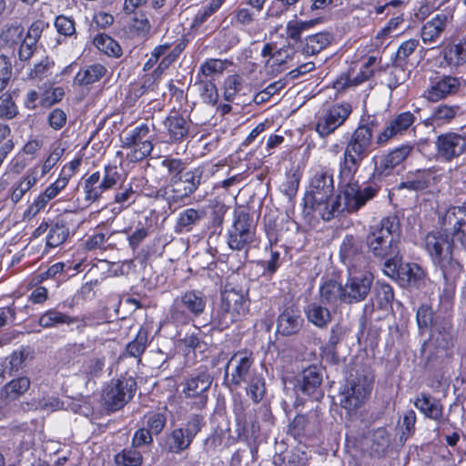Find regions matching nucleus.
<instances>
[{
    "instance_id": "8fccbe9b",
    "label": "nucleus",
    "mask_w": 466,
    "mask_h": 466,
    "mask_svg": "<svg viewBox=\"0 0 466 466\" xmlns=\"http://www.w3.org/2000/svg\"><path fill=\"white\" fill-rule=\"evenodd\" d=\"M114 461L117 466H141L143 463V455L131 447L125 448L114 456Z\"/></svg>"
},
{
    "instance_id": "aec40b11",
    "label": "nucleus",
    "mask_w": 466,
    "mask_h": 466,
    "mask_svg": "<svg viewBox=\"0 0 466 466\" xmlns=\"http://www.w3.org/2000/svg\"><path fill=\"white\" fill-rule=\"evenodd\" d=\"M253 363L252 353L239 351L234 354L227 366V379L228 382L238 386L246 380Z\"/></svg>"
},
{
    "instance_id": "0e129e2a",
    "label": "nucleus",
    "mask_w": 466,
    "mask_h": 466,
    "mask_svg": "<svg viewBox=\"0 0 466 466\" xmlns=\"http://www.w3.org/2000/svg\"><path fill=\"white\" fill-rule=\"evenodd\" d=\"M49 127L55 131L61 130L67 122L66 113L59 107L52 109L46 118Z\"/></svg>"
},
{
    "instance_id": "774afa93",
    "label": "nucleus",
    "mask_w": 466,
    "mask_h": 466,
    "mask_svg": "<svg viewBox=\"0 0 466 466\" xmlns=\"http://www.w3.org/2000/svg\"><path fill=\"white\" fill-rule=\"evenodd\" d=\"M265 392L264 380L260 376L252 377L248 388V394L255 402H258Z\"/></svg>"
},
{
    "instance_id": "2f4dec72",
    "label": "nucleus",
    "mask_w": 466,
    "mask_h": 466,
    "mask_svg": "<svg viewBox=\"0 0 466 466\" xmlns=\"http://www.w3.org/2000/svg\"><path fill=\"white\" fill-rule=\"evenodd\" d=\"M434 180V172L431 169H418L407 175L400 188L420 191L427 188Z\"/></svg>"
},
{
    "instance_id": "4c0bfd02",
    "label": "nucleus",
    "mask_w": 466,
    "mask_h": 466,
    "mask_svg": "<svg viewBox=\"0 0 466 466\" xmlns=\"http://www.w3.org/2000/svg\"><path fill=\"white\" fill-rule=\"evenodd\" d=\"M414 406L431 420L440 421L442 419L443 408L441 404L428 394L419 395L414 401Z\"/></svg>"
},
{
    "instance_id": "a19ab883",
    "label": "nucleus",
    "mask_w": 466,
    "mask_h": 466,
    "mask_svg": "<svg viewBox=\"0 0 466 466\" xmlns=\"http://www.w3.org/2000/svg\"><path fill=\"white\" fill-rule=\"evenodd\" d=\"M433 264L441 269L443 281L457 282L462 272V266L453 258L452 252L448 256L442 257L441 259L436 260V262Z\"/></svg>"
},
{
    "instance_id": "79ce46f5",
    "label": "nucleus",
    "mask_w": 466,
    "mask_h": 466,
    "mask_svg": "<svg viewBox=\"0 0 466 466\" xmlns=\"http://www.w3.org/2000/svg\"><path fill=\"white\" fill-rule=\"evenodd\" d=\"M305 314L308 320L318 328H324L331 321L329 309L316 302L306 308Z\"/></svg>"
},
{
    "instance_id": "c9c22d12",
    "label": "nucleus",
    "mask_w": 466,
    "mask_h": 466,
    "mask_svg": "<svg viewBox=\"0 0 466 466\" xmlns=\"http://www.w3.org/2000/svg\"><path fill=\"white\" fill-rule=\"evenodd\" d=\"M149 329L147 327L141 326L135 338L129 341L126 346V354L128 357H133L141 361L142 355L150 345Z\"/></svg>"
},
{
    "instance_id": "58836bf2",
    "label": "nucleus",
    "mask_w": 466,
    "mask_h": 466,
    "mask_svg": "<svg viewBox=\"0 0 466 466\" xmlns=\"http://www.w3.org/2000/svg\"><path fill=\"white\" fill-rule=\"evenodd\" d=\"M96 48L108 57L119 58L123 50L119 43L106 33L96 34L92 41Z\"/></svg>"
},
{
    "instance_id": "f03ea898",
    "label": "nucleus",
    "mask_w": 466,
    "mask_h": 466,
    "mask_svg": "<svg viewBox=\"0 0 466 466\" xmlns=\"http://www.w3.org/2000/svg\"><path fill=\"white\" fill-rule=\"evenodd\" d=\"M162 166L167 169L169 177L168 184L162 187V198L170 208L188 205L192 194L200 185L202 170H187L186 163L179 158H165Z\"/></svg>"
},
{
    "instance_id": "37998d69",
    "label": "nucleus",
    "mask_w": 466,
    "mask_h": 466,
    "mask_svg": "<svg viewBox=\"0 0 466 466\" xmlns=\"http://www.w3.org/2000/svg\"><path fill=\"white\" fill-rule=\"evenodd\" d=\"M331 41V35L326 32H320L307 36L304 39L302 53L308 56L319 53L326 48Z\"/></svg>"
},
{
    "instance_id": "4468645a",
    "label": "nucleus",
    "mask_w": 466,
    "mask_h": 466,
    "mask_svg": "<svg viewBox=\"0 0 466 466\" xmlns=\"http://www.w3.org/2000/svg\"><path fill=\"white\" fill-rule=\"evenodd\" d=\"M373 275L367 270H357L354 267L349 268V276L344 287V303L362 301L370 293Z\"/></svg>"
},
{
    "instance_id": "49530a36",
    "label": "nucleus",
    "mask_w": 466,
    "mask_h": 466,
    "mask_svg": "<svg viewBox=\"0 0 466 466\" xmlns=\"http://www.w3.org/2000/svg\"><path fill=\"white\" fill-rule=\"evenodd\" d=\"M30 384L27 377H18L7 382L3 388V392L7 399L15 400L29 390Z\"/></svg>"
},
{
    "instance_id": "412c9836",
    "label": "nucleus",
    "mask_w": 466,
    "mask_h": 466,
    "mask_svg": "<svg viewBox=\"0 0 466 466\" xmlns=\"http://www.w3.org/2000/svg\"><path fill=\"white\" fill-rule=\"evenodd\" d=\"M182 394L187 403L198 409L204 407V371L190 374L181 383Z\"/></svg>"
},
{
    "instance_id": "f257e3e1",
    "label": "nucleus",
    "mask_w": 466,
    "mask_h": 466,
    "mask_svg": "<svg viewBox=\"0 0 466 466\" xmlns=\"http://www.w3.org/2000/svg\"><path fill=\"white\" fill-rule=\"evenodd\" d=\"M441 230L426 235L424 246L432 262L451 253L452 242L466 247V208L451 207L441 218Z\"/></svg>"
},
{
    "instance_id": "3c124183",
    "label": "nucleus",
    "mask_w": 466,
    "mask_h": 466,
    "mask_svg": "<svg viewBox=\"0 0 466 466\" xmlns=\"http://www.w3.org/2000/svg\"><path fill=\"white\" fill-rule=\"evenodd\" d=\"M423 277V269L415 263H405L399 266L398 279L403 283L415 284Z\"/></svg>"
},
{
    "instance_id": "ea45409f",
    "label": "nucleus",
    "mask_w": 466,
    "mask_h": 466,
    "mask_svg": "<svg viewBox=\"0 0 466 466\" xmlns=\"http://www.w3.org/2000/svg\"><path fill=\"white\" fill-rule=\"evenodd\" d=\"M60 194L59 190L53 183L48 185L44 191L40 192L34 201L28 206L25 216L33 218L41 210L45 209L47 204Z\"/></svg>"
},
{
    "instance_id": "de8ad7c7",
    "label": "nucleus",
    "mask_w": 466,
    "mask_h": 466,
    "mask_svg": "<svg viewBox=\"0 0 466 466\" xmlns=\"http://www.w3.org/2000/svg\"><path fill=\"white\" fill-rule=\"evenodd\" d=\"M74 322L73 318L56 310V309H50L43 313L38 319V324L43 328H52L61 324H72Z\"/></svg>"
},
{
    "instance_id": "052dcab7",
    "label": "nucleus",
    "mask_w": 466,
    "mask_h": 466,
    "mask_svg": "<svg viewBox=\"0 0 466 466\" xmlns=\"http://www.w3.org/2000/svg\"><path fill=\"white\" fill-rule=\"evenodd\" d=\"M64 148L57 146L52 148L50 152L46 157H44L41 165L40 177H45L57 165L64 154Z\"/></svg>"
},
{
    "instance_id": "e2e57ef3",
    "label": "nucleus",
    "mask_w": 466,
    "mask_h": 466,
    "mask_svg": "<svg viewBox=\"0 0 466 466\" xmlns=\"http://www.w3.org/2000/svg\"><path fill=\"white\" fill-rule=\"evenodd\" d=\"M200 219V215L195 208H187L182 211L177 221V226L180 229H186L187 231L191 229V227Z\"/></svg>"
},
{
    "instance_id": "f704fd0d",
    "label": "nucleus",
    "mask_w": 466,
    "mask_h": 466,
    "mask_svg": "<svg viewBox=\"0 0 466 466\" xmlns=\"http://www.w3.org/2000/svg\"><path fill=\"white\" fill-rule=\"evenodd\" d=\"M322 380V376L316 366L305 369L297 380L296 387L304 394L310 395L316 391Z\"/></svg>"
},
{
    "instance_id": "473e14b6",
    "label": "nucleus",
    "mask_w": 466,
    "mask_h": 466,
    "mask_svg": "<svg viewBox=\"0 0 466 466\" xmlns=\"http://www.w3.org/2000/svg\"><path fill=\"white\" fill-rule=\"evenodd\" d=\"M344 287L337 280L325 279L319 286V298L322 303L336 305L344 302Z\"/></svg>"
},
{
    "instance_id": "423d86ee",
    "label": "nucleus",
    "mask_w": 466,
    "mask_h": 466,
    "mask_svg": "<svg viewBox=\"0 0 466 466\" xmlns=\"http://www.w3.org/2000/svg\"><path fill=\"white\" fill-rule=\"evenodd\" d=\"M121 180V174L116 163H107L103 167V174L95 171L82 177V188L86 206L99 202L103 194L114 189Z\"/></svg>"
},
{
    "instance_id": "7c9ffc66",
    "label": "nucleus",
    "mask_w": 466,
    "mask_h": 466,
    "mask_svg": "<svg viewBox=\"0 0 466 466\" xmlns=\"http://www.w3.org/2000/svg\"><path fill=\"white\" fill-rule=\"evenodd\" d=\"M156 88L157 86L153 84V80H150V77H147L144 75L140 81L132 82L128 85L123 99L124 106L127 107L134 106L139 98L149 91H154Z\"/></svg>"
},
{
    "instance_id": "69168bd1",
    "label": "nucleus",
    "mask_w": 466,
    "mask_h": 466,
    "mask_svg": "<svg viewBox=\"0 0 466 466\" xmlns=\"http://www.w3.org/2000/svg\"><path fill=\"white\" fill-rule=\"evenodd\" d=\"M44 146L43 139L38 137H30L27 142L22 147L20 152L29 157V160H34L37 157L39 151Z\"/></svg>"
},
{
    "instance_id": "dca6fc26",
    "label": "nucleus",
    "mask_w": 466,
    "mask_h": 466,
    "mask_svg": "<svg viewBox=\"0 0 466 466\" xmlns=\"http://www.w3.org/2000/svg\"><path fill=\"white\" fill-rule=\"evenodd\" d=\"M247 296L239 289H226L221 295V310L223 311L221 328L228 327L238 317L248 311Z\"/></svg>"
},
{
    "instance_id": "4be33fe9",
    "label": "nucleus",
    "mask_w": 466,
    "mask_h": 466,
    "mask_svg": "<svg viewBox=\"0 0 466 466\" xmlns=\"http://www.w3.org/2000/svg\"><path fill=\"white\" fill-rule=\"evenodd\" d=\"M38 165L28 168L25 173L11 185L8 183V193L10 201L16 205L22 200L26 192H28L39 180Z\"/></svg>"
},
{
    "instance_id": "a211bd4d",
    "label": "nucleus",
    "mask_w": 466,
    "mask_h": 466,
    "mask_svg": "<svg viewBox=\"0 0 466 466\" xmlns=\"http://www.w3.org/2000/svg\"><path fill=\"white\" fill-rule=\"evenodd\" d=\"M461 87V79L451 76H440L430 79V85L423 93L428 101L437 102L456 94Z\"/></svg>"
},
{
    "instance_id": "4d7b16f0",
    "label": "nucleus",
    "mask_w": 466,
    "mask_h": 466,
    "mask_svg": "<svg viewBox=\"0 0 466 466\" xmlns=\"http://www.w3.org/2000/svg\"><path fill=\"white\" fill-rule=\"evenodd\" d=\"M18 107L9 93L0 96V118L11 120L18 115Z\"/></svg>"
},
{
    "instance_id": "09e8293b",
    "label": "nucleus",
    "mask_w": 466,
    "mask_h": 466,
    "mask_svg": "<svg viewBox=\"0 0 466 466\" xmlns=\"http://www.w3.org/2000/svg\"><path fill=\"white\" fill-rule=\"evenodd\" d=\"M144 426L155 436L159 435L166 424L167 414L165 411L149 410L144 415Z\"/></svg>"
},
{
    "instance_id": "5701e85b",
    "label": "nucleus",
    "mask_w": 466,
    "mask_h": 466,
    "mask_svg": "<svg viewBox=\"0 0 466 466\" xmlns=\"http://www.w3.org/2000/svg\"><path fill=\"white\" fill-rule=\"evenodd\" d=\"M187 44L188 40L183 35L170 51L168 50L161 56L162 58L157 67L150 74H145V76L150 77V80H153V84L157 86L163 74L179 58Z\"/></svg>"
},
{
    "instance_id": "2eb2a0df",
    "label": "nucleus",
    "mask_w": 466,
    "mask_h": 466,
    "mask_svg": "<svg viewBox=\"0 0 466 466\" xmlns=\"http://www.w3.org/2000/svg\"><path fill=\"white\" fill-rule=\"evenodd\" d=\"M378 59L374 56L363 57L360 61L354 63L347 75L341 76L334 82V88L342 90L348 86H357L370 79L378 67Z\"/></svg>"
},
{
    "instance_id": "338daca9",
    "label": "nucleus",
    "mask_w": 466,
    "mask_h": 466,
    "mask_svg": "<svg viewBox=\"0 0 466 466\" xmlns=\"http://www.w3.org/2000/svg\"><path fill=\"white\" fill-rule=\"evenodd\" d=\"M135 194L136 190L129 185L128 187L115 193L114 202L119 204L122 208H127L136 202Z\"/></svg>"
},
{
    "instance_id": "a878e982",
    "label": "nucleus",
    "mask_w": 466,
    "mask_h": 466,
    "mask_svg": "<svg viewBox=\"0 0 466 466\" xmlns=\"http://www.w3.org/2000/svg\"><path fill=\"white\" fill-rule=\"evenodd\" d=\"M411 147L402 146L384 155L375 162V171L380 176H388L391 170L401 164L410 154Z\"/></svg>"
},
{
    "instance_id": "39448f33",
    "label": "nucleus",
    "mask_w": 466,
    "mask_h": 466,
    "mask_svg": "<svg viewBox=\"0 0 466 466\" xmlns=\"http://www.w3.org/2000/svg\"><path fill=\"white\" fill-rule=\"evenodd\" d=\"M372 146V130L370 127L360 126L352 133L340 162L341 174L345 179L355 176L360 162L367 157Z\"/></svg>"
},
{
    "instance_id": "bf43d9fd",
    "label": "nucleus",
    "mask_w": 466,
    "mask_h": 466,
    "mask_svg": "<svg viewBox=\"0 0 466 466\" xmlns=\"http://www.w3.org/2000/svg\"><path fill=\"white\" fill-rule=\"evenodd\" d=\"M65 96V90L61 86L51 87L45 90L41 95L39 106L45 108H50L59 103Z\"/></svg>"
},
{
    "instance_id": "864d4df0",
    "label": "nucleus",
    "mask_w": 466,
    "mask_h": 466,
    "mask_svg": "<svg viewBox=\"0 0 466 466\" xmlns=\"http://www.w3.org/2000/svg\"><path fill=\"white\" fill-rule=\"evenodd\" d=\"M70 266L65 262H56L51 265L44 274H36L28 279V286L33 287L38 285L45 279H55L62 273H67Z\"/></svg>"
},
{
    "instance_id": "e433bc0d",
    "label": "nucleus",
    "mask_w": 466,
    "mask_h": 466,
    "mask_svg": "<svg viewBox=\"0 0 466 466\" xmlns=\"http://www.w3.org/2000/svg\"><path fill=\"white\" fill-rule=\"evenodd\" d=\"M301 326V319L298 310L287 308L278 319V332L289 336L298 332Z\"/></svg>"
},
{
    "instance_id": "c756f323",
    "label": "nucleus",
    "mask_w": 466,
    "mask_h": 466,
    "mask_svg": "<svg viewBox=\"0 0 466 466\" xmlns=\"http://www.w3.org/2000/svg\"><path fill=\"white\" fill-rule=\"evenodd\" d=\"M188 427L184 430L177 428L172 431L168 439V451L174 453H179L180 451L187 449L192 441V439L200 431V428L197 424L192 425V429Z\"/></svg>"
},
{
    "instance_id": "6e6552de",
    "label": "nucleus",
    "mask_w": 466,
    "mask_h": 466,
    "mask_svg": "<svg viewBox=\"0 0 466 466\" xmlns=\"http://www.w3.org/2000/svg\"><path fill=\"white\" fill-rule=\"evenodd\" d=\"M137 390L136 379L127 371L121 373L103 389L102 399L105 407L110 411L121 410L134 398Z\"/></svg>"
},
{
    "instance_id": "c03bdc74",
    "label": "nucleus",
    "mask_w": 466,
    "mask_h": 466,
    "mask_svg": "<svg viewBox=\"0 0 466 466\" xmlns=\"http://www.w3.org/2000/svg\"><path fill=\"white\" fill-rule=\"evenodd\" d=\"M292 54L293 51L289 46L275 50V46L269 43L266 44L261 50V56L263 57L268 56L269 59L267 63L271 61V66H281L287 63L291 59Z\"/></svg>"
},
{
    "instance_id": "bb28decb",
    "label": "nucleus",
    "mask_w": 466,
    "mask_h": 466,
    "mask_svg": "<svg viewBox=\"0 0 466 466\" xmlns=\"http://www.w3.org/2000/svg\"><path fill=\"white\" fill-rule=\"evenodd\" d=\"M414 121V115L409 111L399 114L395 118L389 122L383 131L378 136V143H385L391 137L402 134L412 126Z\"/></svg>"
},
{
    "instance_id": "1a4fd4ad",
    "label": "nucleus",
    "mask_w": 466,
    "mask_h": 466,
    "mask_svg": "<svg viewBox=\"0 0 466 466\" xmlns=\"http://www.w3.org/2000/svg\"><path fill=\"white\" fill-rule=\"evenodd\" d=\"M333 192V177L328 172L317 173L310 181V189L307 197V203H309L311 208L317 212L324 220H329L332 218L330 212V202L335 197Z\"/></svg>"
},
{
    "instance_id": "7ed1b4c3",
    "label": "nucleus",
    "mask_w": 466,
    "mask_h": 466,
    "mask_svg": "<svg viewBox=\"0 0 466 466\" xmlns=\"http://www.w3.org/2000/svg\"><path fill=\"white\" fill-rule=\"evenodd\" d=\"M354 176L345 179L339 167V179L341 185V190L335 196L330 202V212L332 218L343 211L355 212L366 205L378 193L379 188L376 186L369 185L360 187L357 181L353 180Z\"/></svg>"
},
{
    "instance_id": "a18cd8bd",
    "label": "nucleus",
    "mask_w": 466,
    "mask_h": 466,
    "mask_svg": "<svg viewBox=\"0 0 466 466\" xmlns=\"http://www.w3.org/2000/svg\"><path fill=\"white\" fill-rule=\"evenodd\" d=\"M129 33L134 37L147 39L150 34L151 25L146 13H135L128 25Z\"/></svg>"
},
{
    "instance_id": "6e6d98bb",
    "label": "nucleus",
    "mask_w": 466,
    "mask_h": 466,
    "mask_svg": "<svg viewBox=\"0 0 466 466\" xmlns=\"http://www.w3.org/2000/svg\"><path fill=\"white\" fill-rule=\"evenodd\" d=\"M54 66V60L49 56H45L29 70L27 78L41 81L51 75V69Z\"/></svg>"
},
{
    "instance_id": "c85d7f7f",
    "label": "nucleus",
    "mask_w": 466,
    "mask_h": 466,
    "mask_svg": "<svg viewBox=\"0 0 466 466\" xmlns=\"http://www.w3.org/2000/svg\"><path fill=\"white\" fill-rule=\"evenodd\" d=\"M451 17V15L449 13H440L426 22L421 28V39L423 43H434L445 30Z\"/></svg>"
},
{
    "instance_id": "f3484780",
    "label": "nucleus",
    "mask_w": 466,
    "mask_h": 466,
    "mask_svg": "<svg viewBox=\"0 0 466 466\" xmlns=\"http://www.w3.org/2000/svg\"><path fill=\"white\" fill-rule=\"evenodd\" d=\"M255 226L246 213H239L228 232V243L231 249L241 250L253 241Z\"/></svg>"
},
{
    "instance_id": "9d476101",
    "label": "nucleus",
    "mask_w": 466,
    "mask_h": 466,
    "mask_svg": "<svg viewBox=\"0 0 466 466\" xmlns=\"http://www.w3.org/2000/svg\"><path fill=\"white\" fill-rule=\"evenodd\" d=\"M352 113L350 103L341 102L321 108L316 115L315 130L326 137L341 127Z\"/></svg>"
},
{
    "instance_id": "680f3d73",
    "label": "nucleus",
    "mask_w": 466,
    "mask_h": 466,
    "mask_svg": "<svg viewBox=\"0 0 466 466\" xmlns=\"http://www.w3.org/2000/svg\"><path fill=\"white\" fill-rule=\"evenodd\" d=\"M54 25L57 33L66 37H69L76 34V22L72 17L59 15L56 17Z\"/></svg>"
},
{
    "instance_id": "5fc2aeb1",
    "label": "nucleus",
    "mask_w": 466,
    "mask_h": 466,
    "mask_svg": "<svg viewBox=\"0 0 466 466\" xmlns=\"http://www.w3.org/2000/svg\"><path fill=\"white\" fill-rule=\"evenodd\" d=\"M225 213L226 207L222 203L217 202L216 204L208 207V214L210 218L209 229L211 235L220 234Z\"/></svg>"
},
{
    "instance_id": "393cba45",
    "label": "nucleus",
    "mask_w": 466,
    "mask_h": 466,
    "mask_svg": "<svg viewBox=\"0 0 466 466\" xmlns=\"http://www.w3.org/2000/svg\"><path fill=\"white\" fill-rule=\"evenodd\" d=\"M168 143L181 142L188 134V125L182 111H177L174 106L164 120Z\"/></svg>"
},
{
    "instance_id": "cd10ccee",
    "label": "nucleus",
    "mask_w": 466,
    "mask_h": 466,
    "mask_svg": "<svg viewBox=\"0 0 466 466\" xmlns=\"http://www.w3.org/2000/svg\"><path fill=\"white\" fill-rule=\"evenodd\" d=\"M106 67L100 63H94L83 66L76 74L73 83L79 87L89 88L99 82L106 74Z\"/></svg>"
},
{
    "instance_id": "f8f14e48",
    "label": "nucleus",
    "mask_w": 466,
    "mask_h": 466,
    "mask_svg": "<svg viewBox=\"0 0 466 466\" xmlns=\"http://www.w3.org/2000/svg\"><path fill=\"white\" fill-rule=\"evenodd\" d=\"M372 381V377L366 374L350 380L340 393V405L349 411L360 408L370 394Z\"/></svg>"
},
{
    "instance_id": "13d9d810",
    "label": "nucleus",
    "mask_w": 466,
    "mask_h": 466,
    "mask_svg": "<svg viewBox=\"0 0 466 466\" xmlns=\"http://www.w3.org/2000/svg\"><path fill=\"white\" fill-rule=\"evenodd\" d=\"M182 304L193 314L198 315L204 309V303L200 294L194 290L187 291L181 297Z\"/></svg>"
},
{
    "instance_id": "603ef678",
    "label": "nucleus",
    "mask_w": 466,
    "mask_h": 466,
    "mask_svg": "<svg viewBox=\"0 0 466 466\" xmlns=\"http://www.w3.org/2000/svg\"><path fill=\"white\" fill-rule=\"evenodd\" d=\"M444 58L449 66L457 67L466 62V43L453 44L447 47Z\"/></svg>"
},
{
    "instance_id": "6ab92c4d",
    "label": "nucleus",
    "mask_w": 466,
    "mask_h": 466,
    "mask_svg": "<svg viewBox=\"0 0 466 466\" xmlns=\"http://www.w3.org/2000/svg\"><path fill=\"white\" fill-rule=\"evenodd\" d=\"M436 149L440 157L451 161L465 152L466 137L454 132H447L437 137Z\"/></svg>"
},
{
    "instance_id": "20e7f679",
    "label": "nucleus",
    "mask_w": 466,
    "mask_h": 466,
    "mask_svg": "<svg viewBox=\"0 0 466 466\" xmlns=\"http://www.w3.org/2000/svg\"><path fill=\"white\" fill-rule=\"evenodd\" d=\"M400 233L397 218H384L370 228L366 238L367 247L375 257L386 258L396 252Z\"/></svg>"
},
{
    "instance_id": "ddd939ff",
    "label": "nucleus",
    "mask_w": 466,
    "mask_h": 466,
    "mask_svg": "<svg viewBox=\"0 0 466 466\" xmlns=\"http://www.w3.org/2000/svg\"><path fill=\"white\" fill-rule=\"evenodd\" d=\"M46 235V248H55L64 244L70 236L68 222L62 215L44 219L33 232L34 238Z\"/></svg>"
},
{
    "instance_id": "9b49d317",
    "label": "nucleus",
    "mask_w": 466,
    "mask_h": 466,
    "mask_svg": "<svg viewBox=\"0 0 466 466\" xmlns=\"http://www.w3.org/2000/svg\"><path fill=\"white\" fill-rule=\"evenodd\" d=\"M417 322L420 329L431 327V339L438 348L446 349L452 340L451 321L443 318L433 319L432 310L428 306H421L417 311Z\"/></svg>"
},
{
    "instance_id": "72a5a7b5",
    "label": "nucleus",
    "mask_w": 466,
    "mask_h": 466,
    "mask_svg": "<svg viewBox=\"0 0 466 466\" xmlns=\"http://www.w3.org/2000/svg\"><path fill=\"white\" fill-rule=\"evenodd\" d=\"M458 110V106H450L446 104L440 105L433 108L431 116L425 119L424 124L433 127H441L446 126L455 118Z\"/></svg>"
},
{
    "instance_id": "0eeeda50",
    "label": "nucleus",
    "mask_w": 466,
    "mask_h": 466,
    "mask_svg": "<svg viewBox=\"0 0 466 466\" xmlns=\"http://www.w3.org/2000/svg\"><path fill=\"white\" fill-rule=\"evenodd\" d=\"M154 128L153 123L150 129L147 122H142L120 137V147L123 149H129L126 156L128 162L139 163L151 155L154 150Z\"/></svg>"
},
{
    "instance_id": "b1692460",
    "label": "nucleus",
    "mask_w": 466,
    "mask_h": 466,
    "mask_svg": "<svg viewBox=\"0 0 466 466\" xmlns=\"http://www.w3.org/2000/svg\"><path fill=\"white\" fill-rule=\"evenodd\" d=\"M187 44L188 40L183 35L170 51L168 50L161 56L162 58L157 67L150 74H145V76L150 77V80H153V84L157 86L163 74L179 58Z\"/></svg>"
}]
</instances>
